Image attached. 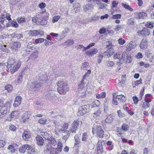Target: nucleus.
I'll return each mask as SVG.
<instances>
[{
    "label": "nucleus",
    "instance_id": "51",
    "mask_svg": "<svg viewBox=\"0 0 154 154\" xmlns=\"http://www.w3.org/2000/svg\"><path fill=\"white\" fill-rule=\"evenodd\" d=\"M121 17V15L120 14H117L115 15H114L112 16V18L113 19H120Z\"/></svg>",
    "mask_w": 154,
    "mask_h": 154
},
{
    "label": "nucleus",
    "instance_id": "7",
    "mask_svg": "<svg viewBox=\"0 0 154 154\" xmlns=\"http://www.w3.org/2000/svg\"><path fill=\"white\" fill-rule=\"evenodd\" d=\"M80 121L76 120L72 123V127L70 130V132L72 133H75L77 130L78 127L79 125Z\"/></svg>",
    "mask_w": 154,
    "mask_h": 154
},
{
    "label": "nucleus",
    "instance_id": "17",
    "mask_svg": "<svg viewBox=\"0 0 154 154\" xmlns=\"http://www.w3.org/2000/svg\"><path fill=\"white\" fill-rule=\"evenodd\" d=\"M36 140L38 145L41 146L43 145L44 140L41 136L39 135H37L36 137Z\"/></svg>",
    "mask_w": 154,
    "mask_h": 154
},
{
    "label": "nucleus",
    "instance_id": "2",
    "mask_svg": "<svg viewBox=\"0 0 154 154\" xmlns=\"http://www.w3.org/2000/svg\"><path fill=\"white\" fill-rule=\"evenodd\" d=\"M58 86L57 88L58 92L61 94H65L69 90L67 86V83L64 81H60L57 83Z\"/></svg>",
    "mask_w": 154,
    "mask_h": 154
},
{
    "label": "nucleus",
    "instance_id": "58",
    "mask_svg": "<svg viewBox=\"0 0 154 154\" xmlns=\"http://www.w3.org/2000/svg\"><path fill=\"white\" fill-rule=\"evenodd\" d=\"M119 43L120 45H123L125 42V41L124 39H123L122 38H120L118 40Z\"/></svg>",
    "mask_w": 154,
    "mask_h": 154
},
{
    "label": "nucleus",
    "instance_id": "62",
    "mask_svg": "<svg viewBox=\"0 0 154 154\" xmlns=\"http://www.w3.org/2000/svg\"><path fill=\"white\" fill-rule=\"evenodd\" d=\"M11 23L12 26L15 27H18V25L16 21H13L11 22Z\"/></svg>",
    "mask_w": 154,
    "mask_h": 154
},
{
    "label": "nucleus",
    "instance_id": "14",
    "mask_svg": "<svg viewBox=\"0 0 154 154\" xmlns=\"http://www.w3.org/2000/svg\"><path fill=\"white\" fill-rule=\"evenodd\" d=\"M22 98L20 96H17L15 98L14 103L13 104V106L14 107H17L19 106L21 102Z\"/></svg>",
    "mask_w": 154,
    "mask_h": 154
},
{
    "label": "nucleus",
    "instance_id": "5",
    "mask_svg": "<svg viewBox=\"0 0 154 154\" xmlns=\"http://www.w3.org/2000/svg\"><path fill=\"white\" fill-rule=\"evenodd\" d=\"M10 105V103L7 101L1 107L0 109V118L3 117L5 116L8 111V105Z\"/></svg>",
    "mask_w": 154,
    "mask_h": 154
},
{
    "label": "nucleus",
    "instance_id": "60",
    "mask_svg": "<svg viewBox=\"0 0 154 154\" xmlns=\"http://www.w3.org/2000/svg\"><path fill=\"white\" fill-rule=\"evenodd\" d=\"M128 56V55L126 52H123L121 55V58L123 60H125V58Z\"/></svg>",
    "mask_w": 154,
    "mask_h": 154
},
{
    "label": "nucleus",
    "instance_id": "1",
    "mask_svg": "<svg viewBox=\"0 0 154 154\" xmlns=\"http://www.w3.org/2000/svg\"><path fill=\"white\" fill-rule=\"evenodd\" d=\"M21 65V61H16L13 59H11L9 60L8 62L7 71L13 74L18 70Z\"/></svg>",
    "mask_w": 154,
    "mask_h": 154
},
{
    "label": "nucleus",
    "instance_id": "3",
    "mask_svg": "<svg viewBox=\"0 0 154 154\" xmlns=\"http://www.w3.org/2000/svg\"><path fill=\"white\" fill-rule=\"evenodd\" d=\"M92 132L93 134H96L97 136L100 138H102L104 134V131L100 125L94 126L92 128Z\"/></svg>",
    "mask_w": 154,
    "mask_h": 154
},
{
    "label": "nucleus",
    "instance_id": "18",
    "mask_svg": "<svg viewBox=\"0 0 154 154\" xmlns=\"http://www.w3.org/2000/svg\"><path fill=\"white\" fill-rule=\"evenodd\" d=\"M116 97V99H117L118 101L120 103H123L126 100L125 97L122 94L117 95Z\"/></svg>",
    "mask_w": 154,
    "mask_h": 154
},
{
    "label": "nucleus",
    "instance_id": "39",
    "mask_svg": "<svg viewBox=\"0 0 154 154\" xmlns=\"http://www.w3.org/2000/svg\"><path fill=\"white\" fill-rule=\"evenodd\" d=\"M47 21L43 19L42 20H41L40 19V22L39 23H37V24L38 25H44L47 24Z\"/></svg>",
    "mask_w": 154,
    "mask_h": 154
},
{
    "label": "nucleus",
    "instance_id": "19",
    "mask_svg": "<svg viewBox=\"0 0 154 154\" xmlns=\"http://www.w3.org/2000/svg\"><path fill=\"white\" fill-rule=\"evenodd\" d=\"M98 51L97 49L94 48L91 50V51H88L86 52V53L89 56H92L94 54H95L97 53V52Z\"/></svg>",
    "mask_w": 154,
    "mask_h": 154
},
{
    "label": "nucleus",
    "instance_id": "48",
    "mask_svg": "<svg viewBox=\"0 0 154 154\" xmlns=\"http://www.w3.org/2000/svg\"><path fill=\"white\" fill-rule=\"evenodd\" d=\"M44 41V39L41 38H39L38 39H35V42L36 44L43 42Z\"/></svg>",
    "mask_w": 154,
    "mask_h": 154
},
{
    "label": "nucleus",
    "instance_id": "33",
    "mask_svg": "<svg viewBox=\"0 0 154 154\" xmlns=\"http://www.w3.org/2000/svg\"><path fill=\"white\" fill-rule=\"evenodd\" d=\"M101 112L100 110H96L93 114L92 116L94 118H96L97 116H99Z\"/></svg>",
    "mask_w": 154,
    "mask_h": 154
},
{
    "label": "nucleus",
    "instance_id": "23",
    "mask_svg": "<svg viewBox=\"0 0 154 154\" xmlns=\"http://www.w3.org/2000/svg\"><path fill=\"white\" fill-rule=\"evenodd\" d=\"M87 82V80H84V79H82L81 81L80 84L79 85V87L80 88H83L85 86H87V84L86 83Z\"/></svg>",
    "mask_w": 154,
    "mask_h": 154
},
{
    "label": "nucleus",
    "instance_id": "59",
    "mask_svg": "<svg viewBox=\"0 0 154 154\" xmlns=\"http://www.w3.org/2000/svg\"><path fill=\"white\" fill-rule=\"evenodd\" d=\"M16 128V127L13 125H11L9 127L10 130L13 131H15Z\"/></svg>",
    "mask_w": 154,
    "mask_h": 154
},
{
    "label": "nucleus",
    "instance_id": "56",
    "mask_svg": "<svg viewBox=\"0 0 154 154\" xmlns=\"http://www.w3.org/2000/svg\"><path fill=\"white\" fill-rule=\"evenodd\" d=\"M104 112L106 113H107L109 109L108 106L106 103L104 104Z\"/></svg>",
    "mask_w": 154,
    "mask_h": 154
},
{
    "label": "nucleus",
    "instance_id": "6",
    "mask_svg": "<svg viewBox=\"0 0 154 154\" xmlns=\"http://www.w3.org/2000/svg\"><path fill=\"white\" fill-rule=\"evenodd\" d=\"M21 47V43L17 42H14L12 45L10 46V49L14 53L17 52L18 49Z\"/></svg>",
    "mask_w": 154,
    "mask_h": 154
},
{
    "label": "nucleus",
    "instance_id": "15",
    "mask_svg": "<svg viewBox=\"0 0 154 154\" xmlns=\"http://www.w3.org/2000/svg\"><path fill=\"white\" fill-rule=\"evenodd\" d=\"M18 145L16 144H13L9 146L8 149L10 150L11 152L14 153L17 148L18 147Z\"/></svg>",
    "mask_w": 154,
    "mask_h": 154
},
{
    "label": "nucleus",
    "instance_id": "9",
    "mask_svg": "<svg viewBox=\"0 0 154 154\" xmlns=\"http://www.w3.org/2000/svg\"><path fill=\"white\" fill-rule=\"evenodd\" d=\"M140 33V34L142 35L143 36H146L149 35L150 33V30L149 29L144 27L141 31H138V33Z\"/></svg>",
    "mask_w": 154,
    "mask_h": 154
},
{
    "label": "nucleus",
    "instance_id": "41",
    "mask_svg": "<svg viewBox=\"0 0 154 154\" xmlns=\"http://www.w3.org/2000/svg\"><path fill=\"white\" fill-rule=\"evenodd\" d=\"M49 91L50 92H49V94L50 93V94H49V96H50V98H51V99H52L56 97L55 96L54 93L53 92L52 90H51V91Z\"/></svg>",
    "mask_w": 154,
    "mask_h": 154
},
{
    "label": "nucleus",
    "instance_id": "27",
    "mask_svg": "<svg viewBox=\"0 0 154 154\" xmlns=\"http://www.w3.org/2000/svg\"><path fill=\"white\" fill-rule=\"evenodd\" d=\"M91 7L93 8V6L91 5L90 4H87L83 6V10L84 11H86L90 9L89 8Z\"/></svg>",
    "mask_w": 154,
    "mask_h": 154
},
{
    "label": "nucleus",
    "instance_id": "42",
    "mask_svg": "<svg viewBox=\"0 0 154 154\" xmlns=\"http://www.w3.org/2000/svg\"><path fill=\"white\" fill-rule=\"evenodd\" d=\"M134 19L133 18H130L128 20L127 24L128 25L131 26L134 25Z\"/></svg>",
    "mask_w": 154,
    "mask_h": 154
},
{
    "label": "nucleus",
    "instance_id": "61",
    "mask_svg": "<svg viewBox=\"0 0 154 154\" xmlns=\"http://www.w3.org/2000/svg\"><path fill=\"white\" fill-rule=\"evenodd\" d=\"M106 32L105 28L102 27L101 28L99 31V32L100 34H102L105 33Z\"/></svg>",
    "mask_w": 154,
    "mask_h": 154
},
{
    "label": "nucleus",
    "instance_id": "4",
    "mask_svg": "<svg viewBox=\"0 0 154 154\" xmlns=\"http://www.w3.org/2000/svg\"><path fill=\"white\" fill-rule=\"evenodd\" d=\"M90 106L89 104L84 105L79 107L77 115L79 116L83 115L89 111Z\"/></svg>",
    "mask_w": 154,
    "mask_h": 154
},
{
    "label": "nucleus",
    "instance_id": "29",
    "mask_svg": "<svg viewBox=\"0 0 154 154\" xmlns=\"http://www.w3.org/2000/svg\"><path fill=\"white\" fill-rule=\"evenodd\" d=\"M100 104V102L97 100H95L92 103V105L93 107L98 106Z\"/></svg>",
    "mask_w": 154,
    "mask_h": 154
},
{
    "label": "nucleus",
    "instance_id": "34",
    "mask_svg": "<svg viewBox=\"0 0 154 154\" xmlns=\"http://www.w3.org/2000/svg\"><path fill=\"white\" fill-rule=\"evenodd\" d=\"M74 41L72 39H69L64 43L65 45H72Z\"/></svg>",
    "mask_w": 154,
    "mask_h": 154
},
{
    "label": "nucleus",
    "instance_id": "63",
    "mask_svg": "<svg viewBox=\"0 0 154 154\" xmlns=\"http://www.w3.org/2000/svg\"><path fill=\"white\" fill-rule=\"evenodd\" d=\"M46 6V4L45 3L42 2L38 5V7L42 9L45 7Z\"/></svg>",
    "mask_w": 154,
    "mask_h": 154
},
{
    "label": "nucleus",
    "instance_id": "40",
    "mask_svg": "<svg viewBox=\"0 0 154 154\" xmlns=\"http://www.w3.org/2000/svg\"><path fill=\"white\" fill-rule=\"evenodd\" d=\"M115 94L114 93L113 94V99L112 101V104L115 105H118V101L117 100V99H116V97H115V95L114 94Z\"/></svg>",
    "mask_w": 154,
    "mask_h": 154
},
{
    "label": "nucleus",
    "instance_id": "25",
    "mask_svg": "<svg viewBox=\"0 0 154 154\" xmlns=\"http://www.w3.org/2000/svg\"><path fill=\"white\" fill-rule=\"evenodd\" d=\"M97 152H100V153H101L103 152L102 144L101 143H99V141H98L97 144Z\"/></svg>",
    "mask_w": 154,
    "mask_h": 154
},
{
    "label": "nucleus",
    "instance_id": "55",
    "mask_svg": "<svg viewBox=\"0 0 154 154\" xmlns=\"http://www.w3.org/2000/svg\"><path fill=\"white\" fill-rule=\"evenodd\" d=\"M122 27V26L120 25H117L116 26V27L114 28V29L115 31H118L120 30Z\"/></svg>",
    "mask_w": 154,
    "mask_h": 154
},
{
    "label": "nucleus",
    "instance_id": "37",
    "mask_svg": "<svg viewBox=\"0 0 154 154\" xmlns=\"http://www.w3.org/2000/svg\"><path fill=\"white\" fill-rule=\"evenodd\" d=\"M17 21L19 23H23L26 22V20L24 17H18L17 18Z\"/></svg>",
    "mask_w": 154,
    "mask_h": 154
},
{
    "label": "nucleus",
    "instance_id": "35",
    "mask_svg": "<svg viewBox=\"0 0 154 154\" xmlns=\"http://www.w3.org/2000/svg\"><path fill=\"white\" fill-rule=\"evenodd\" d=\"M122 5L125 8L128 10L131 11H132L133 10V9L132 8H131V7L128 5L122 3Z\"/></svg>",
    "mask_w": 154,
    "mask_h": 154
},
{
    "label": "nucleus",
    "instance_id": "26",
    "mask_svg": "<svg viewBox=\"0 0 154 154\" xmlns=\"http://www.w3.org/2000/svg\"><path fill=\"white\" fill-rule=\"evenodd\" d=\"M89 135L86 133H84L82 135V141L86 142L88 139Z\"/></svg>",
    "mask_w": 154,
    "mask_h": 154
},
{
    "label": "nucleus",
    "instance_id": "31",
    "mask_svg": "<svg viewBox=\"0 0 154 154\" xmlns=\"http://www.w3.org/2000/svg\"><path fill=\"white\" fill-rule=\"evenodd\" d=\"M68 125L67 123H64L62 128L59 130V131L63 133L64 131L66 130L68 128Z\"/></svg>",
    "mask_w": 154,
    "mask_h": 154
},
{
    "label": "nucleus",
    "instance_id": "57",
    "mask_svg": "<svg viewBox=\"0 0 154 154\" xmlns=\"http://www.w3.org/2000/svg\"><path fill=\"white\" fill-rule=\"evenodd\" d=\"M126 63H129L131 62V57L128 56L127 57L125 58V60H124Z\"/></svg>",
    "mask_w": 154,
    "mask_h": 154
},
{
    "label": "nucleus",
    "instance_id": "38",
    "mask_svg": "<svg viewBox=\"0 0 154 154\" xmlns=\"http://www.w3.org/2000/svg\"><path fill=\"white\" fill-rule=\"evenodd\" d=\"M40 18L37 17H33L32 19V21L34 23H36L37 24V23H39L40 22Z\"/></svg>",
    "mask_w": 154,
    "mask_h": 154
},
{
    "label": "nucleus",
    "instance_id": "53",
    "mask_svg": "<svg viewBox=\"0 0 154 154\" xmlns=\"http://www.w3.org/2000/svg\"><path fill=\"white\" fill-rule=\"evenodd\" d=\"M39 122L42 124H45L47 122V120L45 118H42L39 119L38 121Z\"/></svg>",
    "mask_w": 154,
    "mask_h": 154
},
{
    "label": "nucleus",
    "instance_id": "54",
    "mask_svg": "<svg viewBox=\"0 0 154 154\" xmlns=\"http://www.w3.org/2000/svg\"><path fill=\"white\" fill-rule=\"evenodd\" d=\"M130 45V49L129 50H131L133 48H134L135 47V43L134 42H131L129 44Z\"/></svg>",
    "mask_w": 154,
    "mask_h": 154
},
{
    "label": "nucleus",
    "instance_id": "50",
    "mask_svg": "<svg viewBox=\"0 0 154 154\" xmlns=\"http://www.w3.org/2000/svg\"><path fill=\"white\" fill-rule=\"evenodd\" d=\"M106 63V65L108 66H112L114 65V63L111 61H108Z\"/></svg>",
    "mask_w": 154,
    "mask_h": 154
},
{
    "label": "nucleus",
    "instance_id": "24",
    "mask_svg": "<svg viewBox=\"0 0 154 154\" xmlns=\"http://www.w3.org/2000/svg\"><path fill=\"white\" fill-rule=\"evenodd\" d=\"M49 150H50V154H57L60 152L57 151V150L56 148H55L53 147H50V148L49 149Z\"/></svg>",
    "mask_w": 154,
    "mask_h": 154
},
{
    "label": "nucleus",
    "instance_id": "30",
    "mask_svg": "<svg viewBox=\"0 0 154 154\" xmlns=\"http://www.w3.org/2000/svg\"><path fill=\"white\" fill-rule=\"evenodd\" d=\"M57 150V151L60 152H61L63 148V145L62 143L60 142H59L57 143V147L56 148Z\"/></svg>",
    "mask_w": 154,
    "mask_h": 154
},
{
    "label": "nucleus",
    "instance_id": "45",
    "mask_svg": "<svg viewBox=\"0 0 154 154\" xmlns=\"http://www.w3.org/2000/svg\"><path fill=\"white\" fill-rule=\"evenodd\" d=\"M23 79V75L22 72L19 74L17 78V81L18 83L21 82L22 81Z\"/></svg>",
    "mask_w": 154,
    "mask_h": 154
},
{
    "label": "nucleus",
    "instance_id": "64",
    "mask_svg": "<svg viewBox=\"0 0 154 154\" xmlns=\"http://www.w3.org/2000/svg\"><path fill=\"white\" fill-rule=\"evenodd\" d=\"M133 99L134 101V104H136L137 103L138 101V98H137L136 96H134L133 97Z\"/></svg>",
    "mask_w": 154,
    "mask_h": 154
},
{
    "label": "nucleus",
    "instance_id": "36",
    "mask_svg": "<svg viewBox=\"0 0 154 154\" xmlns=\"http://www.w3.org/2000/svg\"><path fill=\"white\" fill-rule=\"evenodd\" d=\"M5 90L8 91V92L11 91L13 89V87L12 85H8L5 86Z\"/></svg>",
    "mask_w": 154,
    "mask_h": 154
},
{
    "label": "nucleus",
    "instance_id": "52",
    "mask_svg": "<svg viewBox=\"0 0 154 154\" xmlns=\"http://www.w3.org/2000/svg\"><path fill=\"white\" fill-rule=\"evenodd\" d=\"M8 48H2L1 49L2 50L5 52L9 53L10 52V50L9 49V47H8Z\"/></svg>",
    "mask_w": 154,
    "mask_h": 154
},
{
    "label": "nucleus",
    "instance_id": "49",
    "mask_svg": "<svg viewBox=\"0 0 154 154\" xmlns=\"http://www.w3.org/2000/svg\"><path fill=\"white\" fill-rule=\"evenodd\" d=\"M142 82V80L140 79L139 80H137L135 81L133 84V87H135L136 85H138L140 83H141Z\"/></svg>",
    "mask_w": 154,
    "mask_h": 154
},
{
    "label": "nucleus",
    "instance_id": "46",
    "mask_svg": "<svg viewBox=\"0 0 154 154\" xmlns=\"http://www.w3.org/2000/svg\"><path fill=\"white\" fill-rule=\"evenodd\" d=\"M60 18V16H57L53 17L52 20V22L54 23L56 22L57 21L59 20Z\"/></svg>",
    "mask_w": 154,
    "mask_h": 154
},
{
    "label": "nucleus",
    "instance_id": "28",
    "mask_svg": "<svg viewBox=\"0 0 154 154\" xmlns=\"http://www.w3.org/2000/svg\"><path fill=\"white\" fill-rule=\"evenodd\" d=\"M121 128L123 131H126L128 130L129 126L128 125L123 123L122 125Z\"/></svg>",
    "mask_w": 154,
    "mask_h": 154
},
{
    "label": "nucleus",
    "instance_id": "21",
    "mask_svg": "<svg viewBox=\"0 0 154 154\" xmlns=\"http://www.w3.org/2000/svg\"><path fill=\"white\" fill-rule=\"evenodd\" d=\"M113 57L115 59H119V61L118 62H120L122 60L121 54L119 52H117L116 54H115L114 55Z\"/></svg>",
    "mask_w": 154,
    "mask_h": 154
},
{
    "label": "nucleus",
    "instance_id": "43",
    "mask_svg": "<svg viewBox=\"0 0 154 154\" xmlns=\"http://www.w3.org/2000/svg\"><path fill=\"white\" fill-rule=\"evenodd\" d=\"M150 104L149 103H146V102H144L143 103L142 107L144 109L147 108L150 106Z\"/></svg>",
    "mask_w": 154,
    "mask_h": 154
},
{
    "label": "nucleus",
    "instance_id": "44",
    "mask_svg": "<svg viewBox=\"0 0 154 154\" xmlns=\"http://www.w3.org/2000/svg\"><path fill=\"white\" fill-rule=\"evenodd\" d=\"M104 57V55H102L101 54H100L98 56L97 59V62L98 63H101V60Z\"/></svg>",
    "mask_w": 154,
    "mask_h": 154
},
{
    "label": "nucleus",
    "instance_id": "47",
    "mask_svg": "<svg viewBox=\"0 0 154 154\" xmlns=\"http://www.w3.org/2000/svg\"><path fill=\"white\" fill-rule=\"evenodd\" d=\"M19 151L20 152L23 153H24L25 152L26 150L24 145L20 147Z\"/></svg>",
    "mask_w": 154,
    "mask_h": 154
},
{
    "label": "nucleus",
    "instance_id": "13",
    "mask_svg": "<svg viewBox=\"0 0 154 154\" xmlns=\"http://www.w3.org/2000/svg\"><path fill=\"white\" fill-rule=\"evenodd\" d=\"M57 144V141L54 137H51L49 138V147H51L52 146H55Z\"/></svg>",
    "mask_w": 154,
    "mask_h": 154
},
{
    "label": "nucleus",
    "instance_id": "20",
    "mask_svg": "<svg viewBox=\"0 0 154 154\" xmlns=\"http://www.w3.org/2000/svg\"><path fill=\"white\" fill-rule=\"evenodd\" d=\"M147 46V41L143 39L140 44V46L141 49L146 48Z\"/></svg>",
    "mask_w": 154,
    "mask_h": 154
},
{
    "label": "nucleus",
    "instance_id": "11",
    "mask_svg": "<svg viewBox=\"0 0 154 154\" xmlns=\"http://www.w3.org/2000/svg\"><path fill=\"white\" fill-rule=\"evenodd\" d=\"M114 52V50L113 49H108L104 52L103 54L104 57L106 58H109L113 55Z\"/></svg>",
    "mask_w": 154,
    "mask_h": 154
},
{
    "label": "nucleus",
    "instance_id": "8",
    "mask_svg": "<svg viewBox=\"0 0 154 154\" xmlns=\"http://www.w3.org/2000/svg\"><path fill=\"white\" fill-rule=\"evenodd\" d=\"M28 34L29 36H37L38 35H43V32L40 30H30L29 31Z\"/></svg>",
    "mask_w": 154,
    "mask_h": 154
},
{
    "label": "nucleus",
    "instance_id": "32",
    "mask_svg": "<svg viewBox=\"0 0 154 154\" xmlns=\"http://www.w3.org/2000/svg\"><path fill=\"white\" fill-rule=\"evenodd\" d=\"M113 120V118L112 116L111 115H109L105 120V121L106 123H110Z\"/></svg>",
    "mask_w": 154,
    "mask_h": 154
},
{
    "label": "nucleus",
    "instance_id": "12",
    "mask_svg": "<svg viewBox=\"0 0 154 154\" xmlns=\"http://www.w3.org/2000/svg\"><path fill=\"white\" fill-rule=\"evenodd\" d=\"M31 85L32 88L36 90L38 89H39L41 87L42 85V83L40 82H35L32 83Z\"/></svg>",
    "mask_w": 154,
    "mask_h": 154
},
{
    "label": "nucleus",
    "instance_id": "22",
    "mask_svg": "<svg viewBox=\"0 0 154 154\" xmlns=\"http://www.w3.org/2000/svg\"><path fill=\"white\" fill-rule=\"evenodd\" d=\"M146 13L143 12L139 13L137 15V17L139 19H144L147 16Z\"/></svg>",
    "mask_w": 154,
    "mask_h": 154
},
{
    "label": "nucleus",
    "instance_id": "10",
    "mask_svg": "<svg viewBox=\"0 0 154 154\" xmlns=\"http://www.w3.org/2000/svg\"><path fill=\"white\" fill-rule=\"evenodd\" d=\"M31 136V134L29 131L24 130L22 135L23 138V140L26 141H28L30 138Z\"/></svg>",
    "mask_w": 154,
    "mask_h": 154
},
{
    "label": "nucleus",
    "instance_id": "16",
    "mask_svg": "<svg viewBox=\"0 0 154 154\" xmlns=\"http://www.w3.org/2000/svg\"><path fill=\"white\" fill-rule=\"evenodd\" d=\"M30 115H29L28 112H25L22 115V119L24 122H28L29 121Z\"/></svg>",
    "mask_w": 154,
    "mask_h": 154
}]
</instances>
